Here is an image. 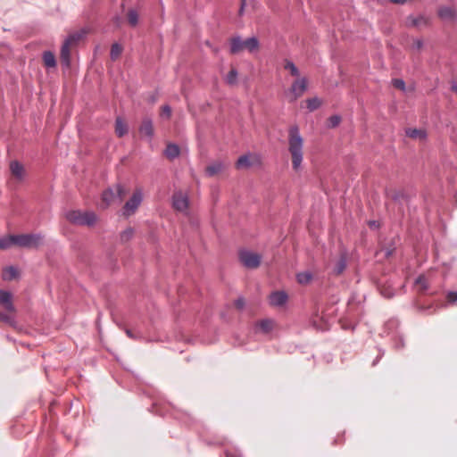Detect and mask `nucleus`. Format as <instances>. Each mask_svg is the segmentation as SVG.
Segmentation results:
<instances>
[{
	"instance_id": "f257e3e1",
	"label": "nucleus",
	"mask_w": 457,
	"mask_h": 457,
	"mask_svg": "<svg viewBox=\"0 0 457 457\" xmlns=\"http://www.w3.org/2000/svg\"><path fill=\"white\" fill-rule=\"evenodd\" d=\"M288 151L292 157V166L297 170L303 157V139L297 126H292L288 130Z\"/></svg>"
},
{
	"instance_id": "f03ea898",
	"label": "nucleus",
	"mask_w": 457,
	"mask_h": 457,
	"mask_svg": "<svg viewBox=\"0 0 457 457\" xmlns=\"http://www.w3.org/2000/svg\"><path fill=\"white\" fill-rule=\"evenodd\" d=\"M259 47L260 42L256 37H251L243 40L240 36H236L230 39L229 51L232 54H237L244 49H246L250 53H253L257 51Z\"/></svg>"
},
{
	"instance_id": "7ed1b4c3",
	"label": "nucleus",
	"mask_w": 457,
	"mask_h": 457,
	"mask_svg": "<svg viewBox=\"0 0 457 457\" xmlns=\"http://www.w3.org/2000/svg\"><path fill=\"white\" fill-rule=\"evenodd\" d=\"M65 218L71 223L79 226H93L96 221V215L93 212L71 210L66 212Z\"/></svg>"
},
{
	"instance_id": "20e7f679",
	"label": "nucleus",
	"mask_w": 457,
	"mask_h": 457,
	"mask_svg": "<svg viewBox=\"0 0 457 457\" xmlns=\"http://www.w3.org/2000/svg\"><path fill=\"white\" fill-rule=\"evenodd\" d=\"M399 328V320L397 319H389L384 324L383 333L388 337H391V340L393 342L394 348L396 350L402 349L404 347V340L403 335L398 331Z\"/></svg>"
},
{
	"instance_id": "39448f33",
	"label": "nucleus",
	"mask_w": 457,
	"mask_h": 457,
	"mask_svg": "<svg viewBox=\"0 0 457 457\" xmlns=\"http://www.w3.org/2000/svg\"><path fill=\"white\" fill-rule=\"evenodd\" d=\"M15 245L23 248H37L43 241L41 234H18L15 235Z\"/></svg>"
},
{
	"instance_id": "423d86ee",
	"label": "nucleus",
	"mask_w": 457,
	"mask_h": 457,
	"mask_svg": "<svg viewBox=\"0 0 457 457\" xmlns=\"http://www.w3.org/2000/svg\"><path fill=\"white\" fill-rule=\"evenodd\" d=\"M143 201V193L141 189H137L132 196L125 203L122 208V214L126 218L133 215Z\"/></svg>"
},
{
	"instance_id": "0eeeda50",
	"label": "nucleus",
	"mask_w": 457,
	"mask_h": 457,
	"mask_svg": "<svg viewBox=\"0 0 457 457\" xmlns=\"http://www.w3.org/2000/svg\"><path fill=\"white\" fill-rule=\"evenodd\" d=\"M238 257L241 263L247 269H256L261 264L262 256L248 250H241Z\"/></svg>"
},
{
	"instance_id": "6e6552de",
	"label": "nucleus",
	"mask_w": 457,
	"mask_h": 457,
	"mask_svg": "<svg viewBox=\"0 0 457 457\" xmlns=\"http://www.w3.org/2000/svg\"><path fill=\"white\" fill-rule=\"evenodd\" d=\"M307 88H308V80L306 78H301V79H295L292 83L290 89H289L290 93L292 95L290 102H295L299 97H301L303 95V93L307 90Z\"/></svg>"
},
{
	"instance_id": "1a4fd4ad",
	"label": "nucleus",
	"mask_w": 457,
	"mask_h": 457,
	"mask_svg": "<svg viewBox=\"0 0 457 457\" xmlns=\"http://www.w3.org/2000/svg\"><path fill=\"white\" fill-rule=\"evenodd\" d=\"M172 207L179 212H184L188 207V197L182 192H175L172 195Z\"/></svg>"
},
{
	"instance_id": "9d476101",
	"label": "nucleus",
	"mask_w": 457,
	"mask_h": 457,
	"mask_svg": "<svg viewBox=\"0 0 457 457\" xmlns=\"http://www.w3.org/2000/svg\"><path fill=\"white\" fill-rule=\"evenodd\" d=\"M12 295L6 290H0V304L8 312H15L16 309L12 303Z\"/></svg>"
},
{
	"instance_id": "9b49d317",
	"label": "nucleus",
	"mask_w": 457,
	"mask_h": 457,
	"mask_svg": "<svg viewBox=\"0 0 457 457\" xmlns=\"http://www.w3.org/2000/svg\"><path fill=\"white\" fill-rule=\"evenodd\" d=\"M139 133L143 136L152 139L154 134L153 120L149 117H145L142 120L141 125L139 126Z\"/></svg>"
},
{
	"instance_id": "f8f14e48",
	"label": "nucleus",
	"mask_w": 457,
	"mask_h": 457,
	"mask_svg": "<svg viewBox=\"0 0 457 457\" xmlns=\"http://www.w3.org/2000/svg\"><path fill=\"white\" fill-rule=\"evenodd\" d=\"M288 296L285 291H274L270 295V303L272 306L280 307L286 304Z\"/></svg>"
},
{
	"instance_id": "ddd939ff",
	"label": "nucleus",
	"mask_w": 457,
	"mask_h": 457,
	"mask_svg": "<svg viewBox=\"0 0 457 457\" xmlns=\"http://www.w3.org/2000/svg\"><path fill=\"white\" fill-rule=\"evenodd\" d=\"M348 253L346 250H343L340 253L338 260L336 262L333 267V273L337 276L341 275L347 266Z\"/></svg>"
},
{
	"instance_id": "4468645a",
	"label": "nucleus",
	"mask_w": 457,
	"mask_h": 457,
	"mask_svg": "<svg viewBox=\"0 0 457 457\" xmlns=\"http://www.w3.org/2000/svg\"><path fill=\"white\" fill-rule=\"evenodd\" d=\"M116 200V194L113 188H107L102 193V207L107 208Z\"/></svg>"
},
{
	"instance_id": "2eb2a0df",
	"label": "nucleus",
	"mask_w": 457,
	"mask_h": 457,
	"mask_svg": "<svg viewBox=\"0 0 457 457\" xmlns=\"http://www.w3.org/2000/svg\"><path fill=\"white\" fill-rule=\"evenodd\" d=\"M68 42H63L62 47H61V62L65 67H69L71 65V51Z\"/></svg>"
},
{
	"instance_id": "dca6fc26",
	"label": "nucleus",
	"mask_w": 457,
	"mask_h": 457,
	"mask_svg": "<svg viewBox=\"0 0 457 457\" xmlns=\"http://www.w3.org/2000/svg\"><path fill=\"white\" fill-rule=\"evenodd\" d=\"M10 170L12 174L18 179H21L24 175V167L18 161H12L10 163Z\"/></svg>"
},
{
	"instance_id": "f3484780",
	"label": "nucleus",
	"mask_w": 457,
	"mask_h": 457,
	"mask_svg": "<svg viewBox=\"0 0 457 457\" xmlns=\"http://www.w3.org/2000/svg\"><path fill=\"white\" fill-rule=\"evenodd\" d=\"M128 125L124 122L121 117H117L115 120V133L118 137H122L128 133Z\"/></svg>"
},
{
	"instance_id": "a211bd4d",
	"label": "nucleus",
	"mask_w": 457,
	"mask_h": 457,
	"mask_svg": "<svg viewBox=\"0 0 457 457\" xmlns=\"http://www.w3.org/2000/svg\"><path fill=\"white\" fill-rule=\"evenodd\" d=\"M180 154V149L178 145L170 143L167 145L164 154L165 156L170 160H174L175 158L179 157Z\"/></svg>"
},
{
	"instance_id": "6ab92c4d",
	"label": "nucleus",
	"mask_w": 457,
	"mask_h": 457,
	"mask_svg": "<svg viewBox=\"0 0 457 457\" xmlns=\"http://www.w3.org/2000/svg\"><path fill=\"white\" fill-rule=\"evenodd\" d=\"M438 16L442 20H453L456 14L453 8L449 6H441L438 9Z\"/></svg>"
},
{
	"instance_id": "aec40b11",
	"label": "nucleus",
	"mask_w": 457,
	"mask_h": 457,
	"mask_svg": "<svg viewBox=\"0 0 457 457\" xmlns=\"http://www.w3.org/2000/svg\"><path fill=\"white\" fill-rule=\"evenodd\" d=\"M19 276L17 268L14 266H8L3 270L2 278L4 280L11 281Z\"/></svg>"
},
{
	"instance_id": "412c9836",
	"label": "nucleus",
	"mask_w": 457,
	"mask_h": 457,
	"mask_svg": "<svg viewBox=\"0 0 457 457\" xmlns=\"http://www.w3.org/2000/svg\"><path fill=\"white\" fill-rule=\"evenodd\" d=\"M87 34V30L82 29L79 31H75L73 33H71L67 38L64 40L65 42H68L69 45H73L78 43L79 40H81Z\"/></svg>"
},
{
	"instance_id": "4be33fe9",
	"label": "nucleus",
	"mask_w": 457,
	"mask_h": 457,
	"mask_svg": "<svg viewBox=\"0 0 457 457\" xmlns=\"http://www.w3.org/2000/svg\"><path fill=\"white\" fill-rule=\"evenodd\" d=\"M42 58L46 67L54 68L56 66V59L53 52L45 51L43 53Z\"/></svg>"
},
{
	"instance_id": "5701e85b",
	"label": "nucleus",
	"mask_w": 457,
	"mask_h": 457,
	"mask_svg": "<svg viewBox=\"0 0 457 457\" xmlns=\"http://www.w3.org/2000/svg\"><path fill=\"white\" fill-rule=\"evenodd\" d=\"M407 24L412 27H420L421 25H427L428 20L422 15H420L418 17L410 15L407 18Z\"/></svg>"
},
{
	"instance_id": "b1692460",
	"label": "nucleus",
	"mask_w": 457,
	"mask_h": 457,
	"mask_svg": "<svg viewBox=\"0 0 457 457\" xmlns=\"http://www.w3.org/2000/svg\"><path fill=\"white\" fill-rule=\"evenodd\" d=\"M405 133H406V136H408L411 138L425 139L427 137V133L423 129L409 128L405 130Z\"/></svg>"
},
{
	"instance_id": "393cba45",
	"label": "nucleus",
	"mask_w": 457,
	"mask_h": 457,
	"mask_svg": "<svg viewBox=\"0 0 457 457\" xmlns=\"http://www.w3.org/2000/svg\"><path fill=\"white\" fill-rule=\"evenodd\" d=\"M257 327L262 333L268 334L273 328V320L270 319L262 320L257 323Z\"/></svg>"
},
{
	"instance_id": "a878e982",
	"label": "nucleus",
	"mask_w": 457,
	"mask_h": 457,
	"mask_svg": "<svg viewBox=\"0 0 457 457\" xmlns=\"http://www.w3.org/2000/svg\"><path fill=\"white\" fill-rule=\"evenodd\" d=\"M14 238L15 235L0 237V249L5 250L10 248L12 245H15Z\"/></svg>"
},
{
	"instance_id": "bb28decb",
	"label": "nucleus",
	"mask_w": 457,
	"mask_h": 457,
	"mask_svg": "<svg viewBox=\"0 0 457 457\" xmlns=\"http://www.w3.org/2000/svg\"><path fill=\"white\" fill-rule=\"evenodd\" d=\"M223 170V164L220 162H214L206 167L205 172L208 176L212 177L220 172Z\"/></svg>"
},
{
	"instance_id": "cd10ccee",
	"label": "nucleus",
	"mask_w": 457,
	"mask_h": 457,
	"mask_svg": "<svg viewBox=\"0 0 457 457\" xmlns=\"http://www.w3.org/2000/svg\"><path fill=\"white\" fill-rule=\"evenodd\" d=\"M312 279V274L310 271L299 272L296 275V280L301 285H306Z\"/></svg>"
},
{
	"instance_id": "c85d7f7f",
	"label": "nucleus",
	"mask_w": 457,
	"mask_h": 457,
	"mask_svg": "<svg viewBox=\"0 0 457 457\" xmlns=\"http://www.w3.org/2000/svg\"><path fill=\"white\" fill-rule=\"evenodd\" d=\"M415 285L419 287V290L421 293H425L429 287L428 279L423 275H420L416 278Z\"/></svg>"
},
{
	"instance_id": "c756f323",
	"label": "nucleus",
	"mask_w": 457,
	"mask_h": 457,
	"mask_svg": "<svg viewBox=\"0 0 457 457\" xmlns=\"http://www.w3.org/2000/svg\"><path fill=\"white\" fill-rule=\"evenodd\" d=\"M321 105V101L318 97L308 98L306 100V107L310 112L319 109Z\"/></svg>"
},
{
	"instance_id": "7c9ffc66",
	"label": "nucleus",
	"mask_w": 457,
	"mask_h": 457,
	"mask_svg": "<svg viewBox=\"0 0 457 457\" xmlns=\"http://www.w3.org/2000/svg\"><path fill=\"white\" fill-rule=\"evenodd\" d=\"M122 53V46L118 43H113L111 46L110 57L112 61H115Z\"/></svg>"
},
{
	"instance_id": "2f4dec72",
	"label": "nucleus",
	"mask_w": 457,
	"mask_h": 457,
	"mask_svg": "<svg viewBox=\"0 0 457 457\" xmlns=\"http://www.w3.org/2000/svg\"><path fill=\"white\" fill-rule=\"evenodd\" d=\"M128 21L130 26L136 27L138 24V13L134 9H129L127 13Z\"/></svg>"
},
{
	"instance_id": "473e14b6",
	"label": "nucleus",
	"mask_w": 457,
	"mask_h": 457,
	"mask_svg": "<svg viewBox=\"0 0 457 457\" xmlns=\"http://www.w3.org/2000/svg\"><path fill=\"white\" fill-rule=\"evenodd\" d=\"M284 68H285V70L289 71V72H290V74L292 76L299 77L300 71H299L298 68L295 66V64L292 61L286 60L285 61Z\"/></svg>"
},
{
	"instance_id": "72a5a7b5",
	"label": "nucleus",
	"mask_w": 457,
	"mask_h": 457,
	"mask_svg": "<svg viewBox=\"0 0 457 457\" xmlns=\"http://www.w3.org/2000/svg\"><path fill=\"white\" fill-rule=\"evenodd\" d=\"M133 235H134V229L130 227L127 228L125 230H123L120 234V240L121 243H126L133 237Z\"/></svg>"
},
{
	"instance_id": "f704fd0d",
	"label": "nucleus",
	"mask_w": 457,
	"mask_h": 457,
	"mask_svg": "<svg viewBox=\"0 0 457 457\" xmlns=\"http://www.w3.org/2000/svg\"><path fill=\"white\" fill-rule=\"evenodd\" d=\"M396 249V246H395V243L394 240H392L390 243H388L387 245H385L381 250L383 252H385V256L386 258H389L390 256H392L395 253Z\"/></svg>"
},
{
	"instance_id": "c9c22d12",
	"label": "nucleus",
	"mask_w": 457,
	"mask_h": 457,
	"mask_svg": "<svg viewBox=\"0 0 457 457\" xmlns=\"http://www.w3.org/2000/svg\"><path fill=\"white\" fill-rule=\"evenodd\" d=\"M236 165H237V168H238V169L250 167L251 162H250L249 157L245 154L241 155L237 159Z\"/></svg>"
},
{
	"instance_id": "e433bc0d",
	"label": "nucleus",
	"mask_w": 457,
	"mask_h": 457,
	"mask_svg": "<svg viewBox=\"0 0 457 457\" xmlns=\"http://www.w3.org/2000/svg\"><path fill=\"white\" fill-rule=\"evenodd\" d=\"M237 75H238L237 71L234 68L231 69L226 76V79H225L226 82L228 85H235L237 83Z\"/></svg>"
},
{
	"instance_id": "4c0bfd02",
	"label": "nucleus",
	"mask_w": 457,
	"mask_h": 457,
	"mask_svg": "<svg viewBox=\"0 0 457 457\" xmlns=\"http://www.w3.org/2000/svg\"><path fill=\"white\" fill-rule=\"evenodd\" d=\"M114 192L116 194V199H118L120 203L122 201L123 197L127 194L126 188L120 184L116 185Z\"/></svg>"
},
{
	"instance_id": "58836bf2",
	"label": "nucleus",
	"mask_w": 457,
	"mask_h": 457,
	"mask_svg": "<svg viewBox=\"0 0 457 457\" xmlns=\"http://www.w3.org/2000/svg\"><path fill=\"white\" fill-rule=\"evenodd\" d=\"M0 320L3 322L9 324L10 326L15 325V319L12 314L4 313L0 311Z\"/></svg>"
},
{
	"instance_id": "ea45409f",
	"label": "nucleus",
	"mask_w": 457,
	"mask_h": 457,
	"mask_svg": "<svg viewBox=\"0 0 457 457\" xmlns=\"http://www.w3.org/2000/svg\"><path fill=\"white\" fill-rule=\"evenodd\" d=\"M341 117L339 115H332L328 120V126L329 128H336L339 125Z\"/></svg>"
},
{
	"instance_id": "a19ab883",
	"label": "nucleus",
	"mask_w": 457,
	"mask_h": 457,
	"mask_svg": "<svg viewBox=\"0 0 457 457\" xmlns=\"http://www.w3.org/2000/svg\"><path fill=\"white\" fill-rule=\"evenodd\" d=\"M446 300L449 304H454L457 302V291H449L446 294Z\"/></svg>"
},
{
	"instance_id": "79ce46f5",
	"label": "nucleus",
	"mask_w": 457,
	"mask_h": 457,
	"mask_svg": "<svg viewBox=\"0 0 457 457\" xmlns=\"http://www.w3.org/2000/svg\"><path fill=\"white\" fill-rule=\"evenodd\" d=\"M392 84L395 87L399 88L401 90L405 89V82L401 79H394L392 80Z\"/></svg>"
},
{
	"instance_id": "37998d69",
	"label": "nucleus",
	"mask_w": 457,
	"mask_h": 457,
	"mask_svg": "<svg viewBox=\"0 0 457 457\" xmlns=\"http://www.w3.org/2000/svg\"><path fill=\"white\" fill-rule=\"evenodd\" d=\"M395 202L400 201L405 197V194L403 191H395L390 196Z\"/></svg>"
},
{
	"instance_id": "c03bdc74",
	"label": "nucleus",
	"mask_w": 457,
	"mask_h": 457,
	"mask_svg": "<svg viewBox=\"0 0 457 457\" xmlns=\"http://www.w3.org/2000/svg\"><path fill=\"white\" fill-rule=\"evenodd\" d=\"M234 305L237 309L243 310L245 305V299L243 297H238L235 300Z\"/></svg>"
},
{
	"instance_id": "a18cd8bd",
	"label": "nucleus",
	"mask_w": 457,
	"mask_h": 457,
	"mask_svg": "<svg viewBox=\"0 0 457 457\" xmlns=\"http://www.w3.org/2000/svg\"><path fill=\"white\" fill-rule=\"evenodd\" d=\"M171 115V108L165 104L162 107V116H165L167 119H169Z\"/></svg>"
},
{
	"instance_id": "49530a36",
	"label": "nucleus",
	"mask_w": 457,
	"mask_h": 457,
	"mask_svg": "<svg viewBox=\"0 0 457 457\" xmlns=\"http://www.w3.org/2000/svg\"><path fill=\"white\" fill-rule=\"evenodd\" d=\"M423 46V41L421 39H415L412 47L420 50Z\"/></svg>"
},
{
	"instance_id": "de8ad7c7",
	"label": "nucleus",
	"mask_w": 457,
	"mask_h": 457,
	"mask_svg": "<svg viewBox=\"0 0 457 457\" xmlns=\"http://www.w3.org/2000/svg\"><path fill=\"white\" fill-rule=\"evenodd\" d=\"M384 354H385V351H384V350L379 349V353H378V355L377 356V358L373 361V362H372V366L377 365V363L379 361V360L382 358V356H383Z\"/></svg>"
},
{
	"instance_id": "09e8293b",
	"label": "nucleus",
	"mask_w": 457,
	"mask_h": 457,
	"mask_svg": "<svg viewBox=\"0 0 457 457\" xmlns=\"http://www.w3.org/2000/svg\"><path fill=\"white\" fill-rule=\"evenodd\" d=\"M381 294L386 298H391L394 295V293L389 289L382 290Z\"/></svg>"
},
{
	"instance_id": "8fccbe9b",
	"label": "nucleus",
	"mask_w": 457,
	"mask_h": 457,
	"mask_svg": "<svg viewBox=\"0 0 457 457\" xmlns=\"http://www.w3.org/2000/svg\"><path fill=\"white\" fill-rule=\"evenodd\" d=\"M125 332H126L127 336H128L129 337L132 338V339H137V338L138 337L137 336H136V335L132 332V330H131V329L127 328Z\"/></svg>"
},
{
	"instance_id": "3c124183",
	"label": "nucleus",
	"mask_w": 457,
	"mask_h": 457,
	"mask_svg": "<svg viewBox=\"0 0 457 457\" xmlns=\"http://www.w3.org/2000/svg\"><path fill=\"white\" fill-rule=\"evenodd\" d=\"M392 3L394 4H404L407 0H390Z\"/></svg>"
},
{
	"instance_id": "603ef678",
	"label": "nucleus",
	"mask_w": 457,
	"mask_h": 457,
	"mask_svg": "<svg viewBox=\"0 0 457 457\" xmlns=\"http://www.w3.org/2000/svg\"><path fill=\"white\" fill-rule=\"evenodd\" d=\"M245 7L244 4H240V8H239V15H242L244 13V11H245Z\"/></svg>"
},
{
	"instance_id": "864d4df0",
	"label": "nucleus",
	"mask_w": 457,
	"mask_h": 457,
	"mask_svg": "<svg viewBox=\"0 0 457 457\" xmlns=\"http://www.w3.org/2000/svg\"><path fill=\"white\" fill-rule=\"evenodd\" d=\"M226 455H227V457H237L236 454H234V453H232L230 452H226Z\"/></svg>"
},
{
	"instance_id": "5fc2aeb1",
	"label": "nucleus",
	"mask_w": 457,
	"mask_h": 457,
	"mask_svg": "<svg viewBox=\"0 0 457 457\" xmlns=\"http://www.w3.org/2000/svg\"><path fill=\"white\" fill-rule=\"evenodd\" d=\"M156 100L155 96H152L150 98H149V102L151 103H154Z\"/></svg>"
},
{
	"instance_id": "6e6d98bb",
	"label": "nucleus",
	"mask_w": 457,
	"mask_h": 457,
	"mask_svg": "<svg viewBox=\"0 0 457 457\" xmlns=\"http://www.w3.org/2000/svg\"><path fill=\"white\" fill-rule=\"evenodd\" d=\"M453 90L457 93V84L453 86Z\"/></svg>"
},
{
	"instance_id": "4d7b16f0",
	"label": "nucleus",
	"mask_w": 457,
	"mask_h": 457,
	"mask_svg": "<svg viewBox=\"0 0 457 457\" xmlns=\"http://www.w3.org/2000/svg\"><path fill=\"white\" fill-rule=\"evenodd\" d=\"M241 4H244V6H245V4H246V0H241Z\"/></svg>"
},
{
	"instance_id": "13d9d810",
	"label": "nucleus",
	"mask_w": 457,
	"mask_h": 457,
	"mask_svg": "<svg viewBox=\"0 0 457 457\" xmlns=\"http://www.w3.org/2000/svg\"><path fill=\"white\" fill-rule=\"evenodd\" d=\"M370 226H375V221H371Z\"/></svg>"
}]
</instances>
